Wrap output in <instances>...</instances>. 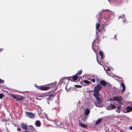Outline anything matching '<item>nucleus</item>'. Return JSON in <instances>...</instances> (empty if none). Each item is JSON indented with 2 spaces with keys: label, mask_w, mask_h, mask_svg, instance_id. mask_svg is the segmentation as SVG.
Masks as SVG:
<instances>
[{
  "label": "nucleus",
  "mask_w": 132,
  "mask_h": 132,
  "mask_svg": "<svg viewBox=\"0 0 132 132\" xmlns=\"http://www.w3.org/2000/svg\"><path fill=\"white\" fill-rule=\"evenodd\" d=\"M96 99V103L95 105L96 106L98 107H102L103 105H102L103 101L99 97L100 95H94Z\"/></svg>",
  "instance_id": "1"
},
{
  "label": "nucleus",
  "mask_w": 132,
  "mask_h": 132,
  "mask_svg": "<svg viewBox=\"0 0 132 132\" xmlns=\"http://www.w3.org/2000/svg\"><path fill=\"white\" fill-rule=\"evenodd\" d=\"M102 88V86L98 84L94 88L93 94L94 95H99V91Z\"/></svg>",
  "instance_id": "2"
},
{
  "label": "nucleus",
  "mask_w": 132,
  "mask_h": 132,
  "mask_svg": "<svg viewBox=\"0 0 132 132\" xmlns=\"http://www.w3.org/2000/svg\"><path fill=\"white\" fill-rule=\"evenodd\" d=\"M68 80L71 81L72 80H73V81L76 82L78 81L79 80V78H78V77L77 75H75L72 78V79H71V77H68Z\"/></svg>",
  "instance_id": "3"
},
{
  "label": "nucleus",
  "mask_w": 132,
  "mask_h": 132,
  "mask_svg": "<svg viewBox=\"0 0 132 132\" xmlns=\"http://www.w3.org/2000/svg\"><path fill=\"white\" fill-rule=\"evenodd\" d=\"M108 19L109 20V19L112 20L113 19L114 17V15L112 12L109 10L108 11Z\"/></svg>",
  "instance_id": "4"
},
{
  "label": "nucleus",
  "mask_w": 132,
  "mask_h": 132,
  "mask_svg": "<svg viewBox=\"0 0 132 132\" xmlns=\"http://www.w3.org/2000/svg\"><path fill=\"white\" fill-rule=\"evenodd\" d=\"M35 86L38 89H39L42 90H46L49 88L48 87H42V86H37L35 85Z\"/></svg>",
  "instance_id": "5"
},
{
  "label": "nucleus",
  "mask_w": 132,
  "mask_h": 132,
  "mask_svg": "<svg viewBox=\"0 0 132 132\" xmlns=\"http://www.w3.org/2000/svg\"><path fill=\"white\" fill-rule=\"evenodd\" d=\"M26 114L30 118H32L34 117V114L32 113L28 112H26Z\"/></svg>",
  "instance_id": "6"
},
{
  "label": "nucleus",
  "mask_w": 132,
  "mask_h": 132,
  "mask_svg": "<svg viewBox=\"0 0 132 132\" xmlns=\"http://www.w3.org/2000/svg\"><path fill=\"white\" fill-rule=\"evenodd\" d=\"M55 95L54 94L50 95L48 97L47 99V101H48L47 103L48 104H49V103L48 101H49L52 100L53 98V97Z\"/></svg>",
  "instance_id": "7"
},
{
  "label": "nucleus",
  "mask_w": 132,
  "mask_h": 132,
  "mask_svg": "<svg viewBox=\"0 0 132 132\" xmlns=\"http://www.w3.org/2000/svg\"><path fill=\"white\" fill-rule=\"evenodd\" d=\"M21 126L22 129L25 130H27L28 129V126L27 125L24 124L23 123L21 124Z\"/></svg>",
  "instance_id": "8"
},
{
  "label": "nucleus",
  "mask_w": 132,
  "mask_h": 132,
  "mask_svg": "<svg viewBox=\"0 0 132 132\" xmlns=\"http://www.w3.org/2000/svg\"><path fill=\"white\" fill-rule=\"evenodd\" d=\"M56 82L52 83L50 84H49V86H48V87H49V88H52L54 87L56 85Z\"/></svg>",
  "instance_id": "9"
},
{
  "label": "nucleus",
  "mask_w": 132,
  "mask_h": 132,
  "mask_svg": "<svg viewBox=\"0 0 132 132\" xmlns=\"http://www.w3.org/2000/svg\"><path fill=\"white\" fill-rule=\"evenodd\" d=\"M90 112V110L88 108L85 109L84 111V113L85 115H88Z\"/></svg>",
  "instance_id": "10"
},
{
  "label": "nucleus",
  "mask_w": 132,
  "mask_h": 132,
  "mask_svg": "<svg viewBox=\"0 0 132 132\" xmlns=\"http://www.w3.org/2000/svg\"><path fill=\"white\" fill-rule=\"evenodd\" d=\"M120 86H121L122 88V91L121 92L122 93L125 90V87L124 85V83L122 82L120 83Z\"/></svg>",
  "instance_id": "11"
},
{
  "label": "nucleus",
  "mask_w": 132,
  "mask_h": 132,
  "mask_svg": "<svg viewBox=\"0 0 132 132\" xmlns=\"http://www.w3.org/2000/svg\"><path fill=\"white\" fill-rule=\"evenodd\" d=\"M29 130L31 131L32 132H37L35 129L31 125L29 126Z\"/></svg>",
  "instance_id": "12"
},
{
  "label": "nucleus",
  "mask_w": 132,
  "mask_h": 132,
  "mask_svg": "<svg viewBox=\"0 0 132 132\" xmlns=\"http://www.w3.org/2000/svg\"><path fill=\"white\" fill-rule=\"evenodd\" d=\"M99 54L101 56V60L104 58V53L103 51H100L99 52Z\"/></svg>",
  "instance_id": "13"
},
{
  "label": "nucleus",
  "mask_w": 132,
  "mask_h": 132,
  "mask_svg": "<svg viewBox=\"0 0 132 132\" xmlns=\"http://www.w3.org/2000/svg\"><path fill=\"white\" fill-rule=\"evenodd\" d=\"M101 85L103 86H105L106 85L105 81L104 80H102L100 82Z\"/></svg>",
  "instance_id": "14"
},
{
  "label": "nucleus",
  "mask_w": 132,
  "mask_h": 132,
  "mask_svg": "<svg viewBox=\"0 0 132 132\" xmlns=\"http://www.w3.org/2000/svg\"><path fill=\"white\" fill-rule=\"evenodd\" d=\"M126 109L127 110V111H126V112H128L132 110V107L128 106L127 107Z\"/></svg>",
  "instance_id": "15"
},
{
  "label": "nucleus",
  "mask_w": 132,
  "mask_h": 132,
  "mask_svg": "<svg viewBox=\"0 0 132 132\" xmlns=\"http://www.w3.org/2000/svg\"><path fill=\"white\" fill-rule=\"evenodd\" d=\"M35 125L37 127H40V123L39 121L37 120L35 122Z\"/></svg>",
  "instance_id": "16"
},
{
  "label": "nucleus",
  "mask_w": 132,
  "mask_h": 132,
  "mask_svg": "<svg viewBox=\"0 0 132 132\" xmlns=\"http://www.w3.org/2000/svg\"><path fill=\"white\" fill-rule=\"evenodd\" d=\"M102 120V119L101 118L98 119L97 120V121L95 122V124L96 125H97L98 124L100 123L101 122Z\"/></svg>",
  "instance_id": "17"
},
{
  "label": "nucleus",
  "mask_w": 132,
  "mask_h": 132,
  "mask_svg": "<svg viewBox=\"0 0 132 132\" xmlns=\"http://www.w3.org/2000/svg\"><path fill=\"white\" fill-rule=\"evenodd\" d=\"M79 126L81 128H86L87 127V126L82 123H80L79 125Z\"/></svg>",
  "instance_id": "18"
},
{
  "label": "nucleus",
  "mask_w": 132,
  "mask_h": 132,
  "mask_svg": "<svg viewBox=\"0 0 132 132\" xmlns=\"http://www.w3.org/2000/svg\"><path fill=\"white\" fill-rule=\"evenodd\" d=\"M102 20L103 22L104 23H108L109 21V19L108 18L107 19H106L105 18H102Z\"/></svg>",
  "instance_id": "19"
},
{
  "label": "nucleus",
  "mask_w": 132,
  "mask_h": 132,
  "mask_svg": "<svg viewBox=\"0 0 132 132\" xmlns=\"http://www.w3.org/2000/svg\"><path fill=\"white\" fill-rule=\"evenodd\" d=\"M110 106L112 110L114 109L116 107V106L112 104V103H110Z\"/></svg>",
  "instance_id": "20"
},
{
  "label": "nucleus",
  "mask_w": 132,
  "mask_h": 132,
  "mask_svg": "<svg viewBox=\"0 0 132 132\" xmlns=\"http://www.w3.org/2000/svg\"><path fill=\"white\" fill-rule=\"evenodd\" d=\"M88 115H85L82 118V120L84 121H85L87 119L88 117Z\"/></svg>",
  "instance_id": "21"
},
{
  "label": "nucleus",
  "mask_w": 132,
  "mask_h": 132,
  "mask_svg": "<svg viewBox=\"0 0 132 132\" xmlns=\"http://www.w3.org/2000/svg\"><path fill=\"white\" fill-rule=\"evenodd\" d=\"M83 82L87 84H89L91 83L90 81L86 80H84L83 81Z\"/></svg>",
  "instance_id": "22"
},
{
  "label": "nucleus",
  "mask_w": 132,
  "mask_h": 132,
  "mask_svg": "<svg viewBox=\"0 0 132 132\" xmlns=\"http://www.w3.org/2000/svg\"><path fill=\"white\" fill-rule=\"evenodd\" d=\"M23 99V97L21 96L19 97H17L16 100L18 101H20L22 100Z\"/></svg>",
  "instance_id": "23"
},
{
  "label": "nucleus",
  "mask_w": 132,
  "mask_h": 132,
  "mask_svg": "<svg viewBox=\"0 0 132 132\" xmlns=\"http://www.w3.org/2000/svg\"><path fill=\"white\" fill-rule=\"evenodd\" d=\"M121 18L123 20L125 19V17L123 15H122L120 16L119 17V19Z\"/></svg>",
  "instance_id": "24"
},
{
  "label": "nucleus",
  "mask_w": 132,
  "mask_h": 132,
  "mask_svg": "<svg viewBox=\"0 0 132 132\" xmlns=\"http://www.w3.org/2000/svg\"><path fill=\"white\" fill-rule=\"evenodd\" d=\"M114 99V101H118L119 100V98L117 97H115L113 98Z\"/></svg>",
  "instance_id": "25"
},
{
  "label": "nucleus",
  "mask_w": 132,
  "mask_h": 132,
  "mask_svg": "<svg viewBox=\"0 0 132 132\" xmlns=\"http://www.w3.org/2000/svg\"><path fill=\"white\" fill-rule=\"evenodd\" d=\"M100 24L99 23H97L96 24V30H97L100 26Z\"/></svg>",
  "instance_id": "26"
},
{
  "label": "nucleus",
  "mask_w": 132,
  "mask_h": 132,
  "mask_svg": "<svg viewBox=\"0 0 132 132\" xmlns=\"http://www.w3.org/2000/svg\"><path fill=\"white\" fill-rule=\"evenodd\" d=\"M11 96L13 97L15 99H16H16L17 98V97L16 95H13V94H11Z\"/></svg>",
  "instance_id": "27"
},
{
  "label": "nucleus",
  "mask_w": 132,
  "mask_h": 132,
  "mask_svg": "<svg viewBox=\"0 0 132 132\" xmlns=\"http://www.w3.org/2000/svg\"><path fill=\"white\" fill-rule=\"evenodd\" d=\"M82 72V70H81L79 71H78L76 75H80L81 74Z\"/></svg>",
  "instance_id": "28"
},
{
  "label": "nucleus",
  "mask_w": 132,
  "mask_h": 132,
  "mask_svg": "<svg viewBox=\"0 0 132 132\" xmlns=\"http://www.w3.org/2000/svg\"><path fill=\"white\" fill-rule=\"evenodd\" d=\"M77 88H81L82 87V86L80 85H74Z\"/></svg>",
  "instance_id": "29"
},
{
  "label": "nucleus",
  "mask_w": 132,
  "mask_h": 132,
  "mask_svg": "<svg viewBox=\"0 0 132 132\" xmlns=\"http://www.w3.org/2000/svg\"><path fill=\"white\" fill-rule=\"evenodd\" d=\"M4 95L2 94H0V99H2Z\"/></svg>",
  "instance_id": "30"
},
{
  "label": "nucleus",
  "mask_w": 132,
  "mask_h": 132,
  "mask_svg": "<svg viewBox=\"0 0 132 132\" xmlns=\"http://www.w3.org/2000/svg\"><path fill=\"white\" fill-rule=\"evenodd\" d=\"M106 109L107 110H112L111 109V107H110V106H108L106 108Z\"/></svg>",
  "instance_id": "31"
},
{
  "label": "nucleus",
  "mask_w": 132,
  "mask_h": 132,
  "mask_svg": "<svg viewBox=\"0 0 132 132\" xmlns=\"http://www.w3.org/2000/svg\"><path fill=\"white\" fill-rule=\"evenodd\" d=\"M80 104H81V103H80V101L77 104V107H79L80 106Z\"/></svg>",
  "instance_id": "32"
},
{
  "label": "nucleus",
  "mask_w": 132,
  "mask_h": 132,
  "mask_svg": "<svg viewBox=\"0 0 132 132\" xmlns=\"http://www.w3.org/2000/svg\"><path fill=\"white\" fill-rule=\"evenodd\" d=\"M123 22L124 23H127V21L125 19L123 20Z\"/></svg>",
  "instance_id": "33"
},
{
  "label": "nucleus",
  "mask_w": 132,
  "mask_h": 132,
  "mask_svg": "<svg viewBox=\"0 0 132 132\" xmlns=\"http://www.w3.org/2000/svg\"><path fill=\"white\" fill-rule=\"evenodd\" d=\"M116 111L118 113H119L120 112L121 110H120L117 109L116 110Z\"/></svg>",
  "instance_id": "34"
},
{
  "label": "nucleus",
  "mask_w": 132,
  "mask_h": 132,
  "mask_svg": "<svg viewBox=\"0 0 132 132\" xmlns=\"http://www.w3.org/2000/svg\"><path fill=\"white\" fill-rule=\"evenodd\" d=\"M4 81L3 80H2L0 79V84H2L4 83Z\"/></svg>",
  "instance_id": "35"
},
{
  "label": "nucleus",
  "mask_w": 132,
  "mask_h": 132,
  "mask_svg": "<svg viewBox=\"0 0 132 132\" xmlns=\"http://www.w3.org/2000/svg\"><path fill=\"white\" fill-rule=\"evenodd\" d=\"M17 130L18 131H21V129L20 127H18L17 128Z\"/></svg>",
  "instance_id": "36"
},
{
  "label": "nucleus",
  "mask_w": 132,
  "mask_h": 132,
  "mask_svg": "<svg viewBox=\"0 0 132 132\" xmlns=\"http://www.w3.org/2000/svg\"><path fill=\"white\" fill-rule=\"evenodd\" d=\"M91 81H92L93 82H95V79H92L91 80Z\"/></svg>",
  "instance_id": "37"
},
{
  "label": "nucleus",
  "mask_w": 132,
  "mask_h": 132,
  "mask_svg": "<svg viewBox=\"0 0 132 132\" xmlns=\"http://www.w3.org/2000/svg\"><path fill=\"white\" fill-rule=\"evenodd\" d=\"M65 89L67 92L69 91L70 90V89L69 88L68 89H67V86H66L65 87Z\"/></svg>",
  "instance_id": "38"
},
{
  "label": "nucleus",
  "mask_w": 132,
  "mask_h": 132,
  "mask_svg": "<svg viewBox=\"0 0 132 132\" xmlns=\"http://www.w3.org/2000/svg\"><path fill=\"white\" fill-rule=\"evenodd\" d=\"M109 100L111 101H114V99H113V98H110L109 99Z\"/></svg>",
  "instance_id": "39"
},
{
  "label": "nucleus",
  "mask_w": 132,
  "mask_h": 132,
  "mask_svg": "<svg viewBox=\"0 0 132 132\" xmlns=\"http://www.w3.org/2000/svg\"><path fill=\"white\" fill-rule=\"evenodd\" d=\"M117 101L119 103H120V102H121V101L119 98V100H118V101Z\"/></svg>",
  "instance_id": "40"
},
{
  "label": "nucleus",
  "mask_w": 132,
  "mask_h": 132,
  "mask_svg": "<svg viewBox=\"0 0 132 132\" xmlns=\"http://www.w3.org/2000/svg\"><path fill=\"white\" fill-rule=\"evenodd\" d=\"M120 108H121L120 106H118V107H117V109L120 110Z\"/></svg>",
  "instance_id": "41"
},
{
  "label": "nucleus",
  "mask_w": 132,
  "mask_h": 132,
  "mask_svg": "<svg viewBox=\"0 0 132 132\" xmlns=\"http://www.w3.org/2000/svg\"><path fill=\"white\" fill-rule=\"evenodd\" d=\"M129 129L130 130H132V126H130L129 127Z\"/></svg>",
  "instance_id": "42"
},
{
  "label": "nucleus",
  "mask_w": 132,
  "mask_h": 132,
  "mask_svg": "<svg viewBox=\"0 0 132 132\" xmlns=\"http://www.w3.org/2000/svg\"><path fill=\"white\" fill-rule=\"evenodd\" d=\"M108 86L110 88L111 87V85L110 84H109Z\"/></svg>",
  "instance_id": "43"
},
{
  "label": "nucleus",
  "mask_w": 132,
  "mask_h": 132,
  "mask_svg": "<svg viewBox=\"0 0 132 132\" xmlns=\"http://www.w3.org/2000/svg\"><path fill=\"white\" fill-rule=\"evenodd\" d=\"M94 43H92V48L93 49V47L94 46Z\"/></svg>",
  "instance_id": "44"
},
{
  "label": "nucleus",
  "mask_w": 132,
  "mask_h": 132,
  "mask_svg": "<svg viewBox=\"0 0 132 132\" xmlns=\"http://www.w3.org/2000/svg\"><path fill=\"white\" fill-rule=\"evenodd\" d=\"M96 60L97 62H98V60L97 59V57H96Z\"/></svg>",
  "instance_id": "45"
},
{
  "label": "nucleus",
  "mask_w": 132,
  "mask_h": 132,
  "mask_svg": "<svg viewBox=\"0 0 132 132\" xmlns=\"http://www.w3.org/2000/svg\"><path fill=\"white\" fill-rule=\"evenodd\" d=\"M110 70V69L109 68H108L107 69V70Z\"/></svg>",
  "instance_id": "46"
},
{
  "label": "nucleus",
  "mask_w": 132,
  "mask_h": 132,
  "mask_svg": "<svg viewBox=\"0 0 132 132\" xmlns=\"http://www.w3.org/2000/svg\"><path fill=\"white\" fill-rule=\"evenodd\" d=\"M2 50V48L0 49V52H1Z\"/></svg>",
  "instance_id": "47"
},
{
  "label": "nucleus",
  "mask_w": 132,
  "mask_h": 132,
  "mask_svg": "<svg viewBox=\"0 0 132 132\" xmlns=\"http://www.w3.org/2000/svg\"><path fill=\"white\" fill-rule=\"evenodd\" d=\"M24 132H30V131H24Z\"/></svg>",
  "instance_id": "48"
},
{
  "label": "nucleus",
  "mask_w": 132,
  "mask_h": 132,
  "mask_svg": "<svg viewBox=\"0 0 132 132\" xmlns=\"http://www.w3.org/2000/svg\"><path fill=\"white\" fill-rule=\"evenodd\" d=\"M103 30H104V31H105V30L104 29V28H103Z\"/></svg>",
  "instance_id": "49"
},
{
  "label": "nucleus",
  "mask_w": 132,
  "mask_h": 132,
  "mask_svg": "<svg viewBox=\"0 0 132 132\" xmlns=\"http://www.w3.org/2000/svg\"><path fill=\"white\" fill-rule=\"evenodd\" d=\"M89 79V80H91V79L90 78H89V79Z\"/></svg>",
  "instance_id": "50"
},
{
  "label": "nucleus",
  "mask_w": 132,
  "mask_h": 132,
  "mask_svg": "<svg viewBox=\"0 0 132 132\" xmlns=\"http://www.w3.org/2000/svg\"><path fill=\"white\" fill-rule=\"evenodd\" d=\"M97 62L98 63H99V62L98 61Z\"/></svg>",
  "instance_id": "51"
},
{
  "label": "nucleus",
  "mask_w": 132,
  "mask_h": 132,
  "mask_svg": "<svg viewBox=\"0 0 132 132\" xmlns=\"http://www.w3.org/2000/svg\"><path fill=\"white\" fill-rule=\"evenodd\" d=\"M116 37V35H115V37L114 38H115V37Z\"/></svg>",
  "instance_id": "52"
},
{
  "label": "nucleus",
  "mask_w": 132,
  "mask_h": 132,
  "mask_svg": "<svg viewBox=\"0 0 132 132\" xmlns=\"http://www.w3.org/2000/svg\"><path fill=\"white\" fill-rule=\"evenodd\" d=\"M107 74L108 75L110 76V75H109L108 73H107Z\"/></svg>",
  "instance_id": "53"
},
{
  "label": "nucleus",
  "mask_w": 132,
  "mask_h": 132,
  "mask_svg": "<svg viewBox=\"0 0 132 132\" xmlns=\"http://www.w3.org/2000/svg\"><path fill=\"white\" fill-rule=\"evenodd\" d=\"M99 64H100V65H101V64L100 63H99Z\"/></svg>",
  "instance_id": "54"
},
{
  "label": "nucleus",
  "mask_w": 132,
  "mask_h": 132,
  "mask_svg": "<svg viewBox=\"0 0 132 132\" xmlns=\"http://www.w3.org/2000/svg\"><path fill=\"white\" fill-rule=\"evenodd\" d=\"M99 64H100V65H101V64L100 63H99Z\"/></svg>",
  "instance_id": "55"
},
{
  "label": "nucleus",
  "mask_w": 132,
  "mask_h": 132,
  "mask_svg": "<svg viewBox=\"0 0 132 132\" xmlns=\"http://www.w3.org/2000/svg\"><path fill=\"white\" fill-rule=\"evenodd\" d=\"M108 0V1H109V0Z\"/></svg>",
  "instance_id": "56"
}]
</instances>
